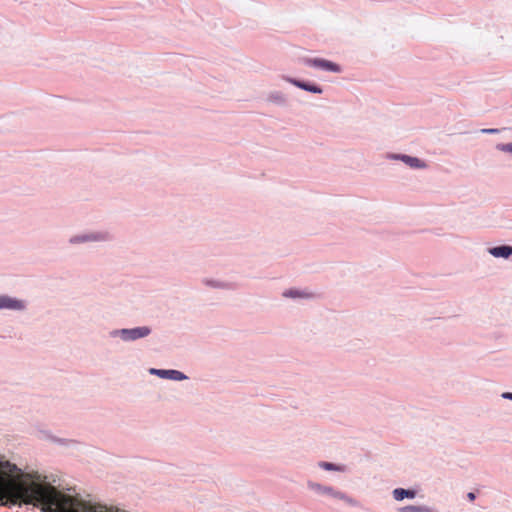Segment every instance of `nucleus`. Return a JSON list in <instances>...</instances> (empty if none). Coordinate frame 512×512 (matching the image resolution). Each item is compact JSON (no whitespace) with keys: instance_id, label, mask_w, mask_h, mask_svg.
Returning <instances> with one entry per match:
<instances>
[{"instance_id":"obj_8","label":"nucleus","mask_w":512,"mask_h":512,"mask_svg":"<svg viewBox=\"0 0 512 512\" xmlns=\"http://www.w3.org/2000/svg\"><path fill=\"white\" fill-rule=\"evenodd\" d=\"M393 496L396 500L401 501L404 498H414L415 497V491L413 490H406L403 488H397L393 491Z\"/></svg>"},{"instance_id":"obj_12","label":"nucleus","mask_w":512,"mask_h":512,"mask_svg":"<svg viewBox=\"0 0 512 512\" xmlns=\"http://www.w3.org/2000/svg\"><path fill=\"white\" fill-rule=\"evenodd\" d=\"M497 149L498 150H501L503 152H509V153H512V143H508V144H498L497 145Z\"/></svg>"},{"instance_id":"obj_13","label":"nucleus","mask_w":512,"mask_h":512,"mask_svg":"<svg viewBox=\"0 0 512 512\" xmlns=\"http://www.w3.org/2000/svg\"><path fill=\"white\" fill-rule=\"evenodd\" d=\"M321 466H322L324 469H326V470H335V469H336V467H335V465H334V464H332V463H328V462H324V463H322V464H321ZM337 470H339V468H337Z\"/></svg>"},{"instance_id":"obj_1","label":"nucleus","mask_w":512,"mask_h":512,"mask_svg":"<svg viewBox=\"0 0 512 512\" xmlns=\"http://www.w3.org/2000/svg\"><path fill=\"white\" fill-rule=\"evenodd\" d=\"M305 63L309 66L317 67L331 72L338 73L341 71L337 64L321 58L306 59Z\"/></svg>"},{"instance_id":"obj_16","label":"nucleus","mask_w":512,"mask_h":512,"mask_svg":"<svg viewBox=\"0 0 512 512\" xmlns=\"http://www.w3.org/2000/svg\"><path fill=\"white\" fill-rule=\"evenodd\" d=\"M504 398L511 399L512 400V393L506 392L502 395Z\"/></svg>"},{"instance_id":"obj_14","label":"nucleus","mask_w":512,"mask_h":512,"mask_svg":"<svg viewBox=\"0 0 512 512\" xmlns=\"http://www.w3.org/2000/svg\"><path fill=\"white\" fill-rule=\"evenodd\" d=\"M482 132L487 133V134H494V133H498L499 130L498 129H483Z\"/></svg>"},{"instance_id":"obj_2","label":"nucleus","mask_w":512,"mask_h":512,"mask_svg":"<svg viewBox=\"0 0 512 512\" xmlns=\"http://www.w3.org/2000/svg\"><path fill=\"white\" fill-rule=\"evenodd\" d=\"M150 329L147 327H137L133 329L122 330V338L124 340H136L149 335Z\"/></svg>"},{"instance_id":"obj_5","label":"nucleus","mask_w":512,"mask_h":512,"mask_svg":"<svg viewBox=\"0 0 512 512\" xmlns=\"http://www.w3.org/2000/svg\"><path fill=\"white\" fill-rule=\"evenodd\" d=\"M152 373H156L158 374L159 376L163 377V378H169V379H172V380H183L186 378V376L180 372V371H177V370H156V369H152L151 370Z\"/></svg>"},{"instance_id":"obj_6","label":"nucleus","mask_w":512,"mask_h":512,"mask_svg":"<svg viewBox=\"0 0 512 512\" xmlns=\"http://www.w3.org/2000/svg\"><path fill=\"white\" fill-rule=\"evenodd\" d=\"M489 252L494 257L508 258L510 255H512V247L506 245L493 247L489 250Z\"/></svg>"},{"instance_id":"obj_11","label":"nucleus","mask_w":512,"mask_h":512,"mask_svg":"<svg viewBox=\"0 0 512 512\" xmlns=\"http://www.w3.org/2000/svg\"><path fill=\"white\" fill-rule=\"evenodd\" d=\"M284 296L294 298V297H304V296L306 297V296H308V294H302L298 290L291 289V290L284 292Z\"/></svg>"},{"instance_id":"obj_9","label":"nucleus","mask_w":512,"mask_h":512,"mask_svg":"<svg viewBox=\"0 0 512 512\" xmlns=\"http://www.w3.org/2000/svg\"><path fill=\"white\" fill-rule=\"evenodd\" d=\"M401 159L407 163L408 165H410L411 167H415V168H423L425 167V164L421 162V160H419L418 158H415V157H410V156H407V155H403L401 157Z\"/></svg>"},{"instance_id":"obj_4","label":"nucleus","mask_w":512,"mask_h":512,"mask_svg":"<svg viewBox=\"0 0 512 512\" xmlns=\"http://www.w3.org/2000/svg\"><path fill=\"white\" fill-rule=\"evenodd\" d=\"M315 488L320 493L327 494V495H330L332 497L344 500L348 504H351V505H355L356 504V502L354 500H352L351 498L345 496L344 494H342V493H340L338 491L333 490L331 487H323L321 485H316Z\"/></svg>"},{"instance_id":"obj_7","label":"nucleus","mask_w":512,"mask_h":512,"mask_svg":"<svg viewBox=\"0 0 512 512\" xmlns=\"http://www.w3.org/2000/svg\"><path fill=\"white\" fill-rule=\"evenodd\" d=\"M293 85L303 89V90H306V91H309V92H312V93H317V94H320L322 93V88H320L319 86H316V85H311V84H308V83H305V82H301L299 80H295V79H291L289 80Z\"/></svg>"},{"instance_id":"obj_15","label":"nucleus","mask_w":512,"mask_h":512,"mask_svg":"<svg viewBox=\"0 0 512 512\" xmlns=\"http://www.w3.org/2000/svg\"><path fill=\"white\" fill-rule=\"evenodd\" d=\"M475 494L473 492H469L467 494V498L470 500V501H473L475 499Z\"/></svg>"},{"instance_id":"obj_10","label":"nucleus","mask_w":512,"mask_h":512,"mask_svg":"<svg viewBox=\"0 0 512 512\" xmlns=\"http://www.w3.org/2000/svg\"><path fill=\"white\" fill-rule=\"evenodd\" d=\"M400 512H430V510L426 507L409 505L402 507Z\"/></svg>"},{"instance_id":"obj_3","label":"nucleus","mask_w":512,"mask_h":512,"mask_svg":"<svg viewBox=\"0 0 512 512\" xmlns=\"http://www.w3.org/2000/svg\"><path fill=\"white\" fill-rule=\"evenodd\" d=\"M21 310L24 308V303L20 300L10 298L8 296H0V309Z\"/></svg>"}]
</instances>
